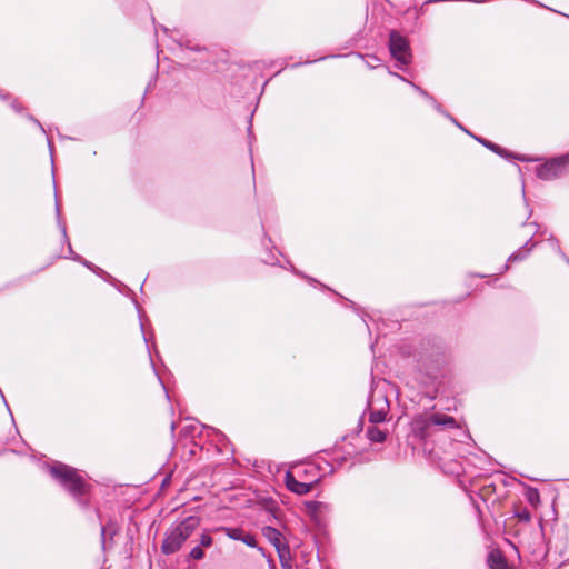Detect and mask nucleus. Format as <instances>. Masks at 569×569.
<instances>
[{"instance_id": "f257e3e1", "label": "nucleus", "mask_w": 569, "mask_h": 569, "mask_svg": "<svg viewBox=\"0 0 569 569\" xmlns=\"http://www.w3.org/2000/svg\"><path fill=\"white\" fill-rule=\"evenodd\" d=\"M410 427L412 435L423 442L431 440L442 432L459 428L453 417L442 412L417 415L412 418Z\"/></svg>"}, {"instance_id": "f03ea898", "label": "nucleus", "mask_w": 569, "mask_h": 569, "mask_svg": "<svg viewBox=\"0 0 569 569\" xmlns=\"http://www.w3.org/2000/svg\"><path fill=\"white\" fill-rule=\"evenodd\" d=\"M51 477L66 489L82 507L88 506L86 496L90 485L79 470L62 462H54L49 467Z\"/></svg>"}, {"instance_id": "7ed1b4c3", "label": "nucleus", "mask_w": 569, "mask_h": 569, "mask_svg": "<svg viewBox=\"0 0 569 569\" xmlns=\"http://www.w3.org/2000/svg\"><path fill=\"white\" fill-rule=\"evenodd\" d=\"M200 525V519L196 516H189L182 521L172 526L166 533L161 545V551L164 555H173L181 549L183 543L192 536Z\"/></svg>"}, {"instance_id": "20e7f679", "label": "nucleus", "mask_w": 569, "mask_h": 569, "mask_svg": "<svg viewBox=\"0 0 569 569\" xmlns=\"http://www.w3.org/2000/svg\"><path fill=\"white\" fill-rule=\"evenodd\" d=\"M441 356L438 352H421L417 357V379L420 383L429 386L437 379L441 369Z\"/></svg>"}, {"instance_id": "39448f33", "label": "nucleus", "mask_w": 569, "mask_h": 569, "mask_svg": "<svg viewBox=\"0 0 569 569\" xmlns=\"http://www.w3.org/2000/svg\"><path fill=\"white\" fill-rule=\"evenodd\" d=\"M389 411L390 403L386 393L378 389L372 390L367 403L369 422L378 425L387 421Z\"/></svg>"}, {"instance_id": "423d86ee", "label": "nucleus", "mask_w": 569, "mask_h": 569, "mask_svg": "<svg viewBox=\"0 0 569 569\" xmlns=\"http://www.w3.org/2000/svg\"><path fill=\"white\" fill-rule=\"evenodd\" d=\"M569 169V152L553 158L537 168V176L542 180H553Z\"/></svg>"}, {"instance_id": "0eeeda50", "label": "nucleus", "mask_w": 569, "mask_h": 569, "mask_svg": "<svg viewBox=\"0 0 569 569\" xmlns=\"http://www.w3.org/2000/svg\"><path fill=\"white\" fill-rule=\"evenodd\" d=\"M389 49L391 56L397 60L399 64L406 66L410 62L411 53L409 43L406 38L396 31L390 32Z\"/></svg>"}, {"instance_id": "6e6552de", "label": "nucleus", "mask_w": 569, "mask_h": 569, "mask_svg": "<svg viewBox=\"0 0 569 569\" xmlns=\"http://www.w3.org/2000/svg\"><path fill=\"white\" fill-rule=\"evenodd\" d=\"M316 481H310V482H302V481H299L293 472H290L288 471L286 473V486L287 488L291 491V492H295L297 495H307L308 492H310V490L312 489V486Z\"/></svg>"}, {"instance_id": "1a4fd4ad", "label": "nucleus", "mask_w": 569, "mask_h": 569, "mask_svg": "<svg viewBox=\"0 0 569 569\" xmlns=\"http://www.w3.org/2000/svg\"><path fill=\"white\" fill-rule=\"evenodd\" d=\"M263 535L277 549L279 559L283 560V552H287V545L282 541L281 532L273 527H266Z\"/></svg>"}, {"instance_id": "9d476101", "label": "nucleus", "mask_w": 569, "mask_h": 569, "mask_svg": "<svg viewBox=\"0 0 569 569\" xmlns=\"http://www.w3.org/2000/svg\"><path fill=\"white\" fill-rule=\"evenodd\" d=\"M388 433H389V431L387 429L380 428L373 423H370V426H368L367 431H366L367 438L371 442H377V443L383 442L386 440Z\"/></svg>"}, {"instance_id": "9b49d317", "label": "nucleus", "mask_w": 569, "mask_h": 569, "mask_svg": "<svg viewBox=\"0 0 569 569\" xmlns=\"http://www.w3.org/2000/svg\"><path fill=\"white\" fill-rule=\"evenodd\" d=\"M536 247V242L528 240L520 249L511 253L508 258V262H517L525 260L532 249Z\"/></svg>"}, {"instance_id": "f8f14e48", "label": "nucleus", "mask_w": 569, "mask_h": 569, "mask_svg": "<svg viewBox=\"0 0 569 569\" xmlns=\"http://www.w3.org/2000/svg\"><path fill=\"white\" fill-rule=\"evenodd\" d=\"M68 250H69V256H68V258H71V259H73V260H76V261L81 262L83 266H86L88 269L92 270L94 273H97V274H99V276L106 274V272H104L102 269H100V268H98V267L93 266L91 262H89V261L84 260L81 256L77 254V253L72 250V247H71L70 242H68Z\"/></svg>"}, {"instance_id": "ddd939ff", "label": "nucleus", "mask_w": 569, "mask_h": 569, "mask_svg": "<svg viewBox=\"0 0 569 569\" xmlns=\"http://www.w3.org/2000/svg\"><path fill=\"white\" fill-rule=\"evenodd\" d=\"M488 563L491 569H508L507 563L499 552H490Z\"/></svg>"}, {"instance_id": "4468645a", "label": "nucleus", "mask_w": 569, "mask_h": 569, "mask_svg": "<svg viewBox=\"0 0 569 569\" xmlns=\"http://www.w3.org/2000/svg\"><path fill=\"white\" fill-rule=\"evenodd\" d=\"M478 142H480L482 146H485L486 148L490 149L491 151L500 154L501 157H509L508 152L502 149L500 146L489 141V140H486L483 138H478V137H475L472 136Z\"/></svg>"}, {"instance_id": "2eb2a0df", "label": "nucleus", "mask_w": 569, "mask_h": 569, "mask_svg": "<svg viewBox=\"0 0 569 569\" xmlns=\"http://www.w3.org/2000/svg\"><path fill=\"white\" fill-rule=\"evenodd\" d=\"M222 530L224 531L226 536L232 540H242V537L244 535V532L239 529V528H229V527H224L222 528Z\"/></svg>"}, {"instance_id": "dca6fc26", "label": "nucleus", "mask_w": 569, "mask_h": 569, "mask_svg": "<svg viewBox=\"0 0 569 569\" xmlns=\"http://www.w3.org/2000/svg\"><path fill=\"white\" fill-rule=\"evenodd\" d=\"M392 76L397 77L398 79L409 83L420 96H422L423 98H426L427 100H429V98L431 97L426 90H423L422 88H420L419 86H417L416 83L407 80L405 77L398 74V73H391Z\"/></svg>"}, {"instance_id": "f3484780", "label": "nucleus", "mask_w": 569, "mask_h": 569, "mask_svg": "<svg viewBox=\"0 0 569 569\" xmlns=\"http://www.w3.org/2000/svg\"><path fill=\"white\" fill-rule=\"evenodd\" d=\"M189 559H193V560H201L204 558V551L202 550V547L201 546H196L193 547L190 552H189V556H188Z\"/></svg>"}, {"instance_id": "a211bd4d", "label": "nucleus", "mask_w": 569, "mask_h": 569, "mask_svg": "<svg viewBox=\"0 0 569 569\" xmlns=\"http://www.w3.org/2000/svg\"><path fill=\"white\" fill-rule=\"evenodd\" d=\"M428 101L432 104V107L436 109V111H438L439 113H441L442 116H445L448 119H452V116L450 113H448L446 110H443L441 104L438 103V101L432 96L429 98Z\"/></svg>"}, {"instance_id": "6ab92c4d", "label": "nucleus", "mask_w": 569, "mask_h": 569, "mask_svg": "<svg viewBox=\"0 0 569 569\" xmlns=\"http://www.w3.org/2000/svg\"><path fill=\"white\" fill-rule=\"evenodd\" d=\"M553 250L569 264V258L566 256V253L561 250L559 242L557 239L551 238L550 239Z\"/></svg>"}, {"instance_id": "aec40b11", "label": "nucleus", "mask_w": 569, "mask_h": 569, "mask_svg": "<svg viewBox=\"0 0 569 569\" xmlns=\"http://www.w3.org/2000/svg\"><path fill=\"white\" fill-rule=\"evenodd\" d=\"M212 543H213V539L209 533L204 532L201 535L199 546H201L202 548H208V547H211Z\"/></svg>"}, {"instance_id": "412c9836", "label": "nucleus", "mask_w": 569, "mask_h": 569, "mask_svg": "<svg viewBox=\"0 0 569 569\" xmlns=\"http://www.w3.org/2000/svg\"><path fill=\"white\" fill-rule=\"evenodd\" d=\"M56 214H57V219H58V224H59V228L62 232V236L63 238L67 239V227L66 224L61 221V216H60V208H59V204L58 202L56 203Z\"/></svg>"}, {"instance_id": "4be33fe9", "label": "nucleus", "mask_w": 569, "mask_h": 569, "mask_svg": "<svg viewBox=\"0 0 569 569\" xmlns=\"http://www.w3.org/2000/svg\"><path fill=\"white\" fill-rule=\"evenodd\" d=\"M241 541L243 543H246L248 547H251V548L257 547V539L251 533H244Z\"/></svg>"}, {"instance_id": "5701e85b", "label": "nucleus", "mask_w": 569, "mask_h": 569, "mask_svg": "<svg viewBox=\"0 0 569 569\" xmlns=\"http://www.w3.org/2000/svg\"><path fill=\"white\" fill-rule=\"evenodd\" d=\"M528 501L533 505L539 501V491L537 489L530 488L527 492Z\"/></svg>"}, {"instance_id": "b1692460", "label": "nucleus", "mask_w": 569, "mask_h": 569, "mask_svg": "<svg viewBox=\"0 0 569 569\" xmlns=\"http://www.w3.org/2000/svg\"><path fill=\"white\" fill-rule=\"evenodd\" d=\"M281 567L283 569H291V565L289 562V548L287 547V552H283V560L280 559Z\"/></svg>"}, {"instance_id": "393cba45", "label": "nucleus", "mask_w": 569, "mask_h": 569, "mask_svg": "<svg viewBox=\"0 0 569 569\" xmlns=\"http://www.w3.org/2000/svg\"><path fill=\"white\" fill-rule=\"evenodd\" d=\"M450 121H452L458 128H460L461 130H463L466 133H468L469 136H472L467 129H465L453 117L452 119H449Z\"/></svg>"}, {"instance_id": "a878e982", "label": "nucleus", "mask_w": 569, "mask_h": 569, "mask_svg": "<svg viewBox=\"0 0 569 569\" xmlns=\"http://www.w3.org/2000/svg\"><path fill=\"white\" fill-rule=\"evenodd\" d=\"M450 121H452L458 128H460L461 130H463L466 133H468L469 136H472L467 129H465L453 117L452 119H449Z\"/></svg>"}, {"instance_id": "bb28decb", "label": "nucleus", "mask_w": 569, "mask_h": 569, "mask_svg": "<svg viewBox=\"0 0 569 569\" xmlns=\"http://www.w3.org/2000/svg\"><path fill=\"white\" fill-rule=\"evenodd\" d=\"M521 521H530V515L528 511H525L523 515H519Z\"/></svg>"}, {"instance_id": "cd10ccee", "label": "nucleus", "mask_w": 569, "mask_h": 569, "mask_svg": "<svg viewBox=\"0 0 569 569\" xmlns=\"http://www.w3.org/2000/svg\"><path fill=\"white\" fill-rule=\"evenodd\" d=\"M29 119H30L31 121H33V122H34V123H36V124L41 129V131H43V132H44V128L42 127V124H41V123H40L36 118H33L32 116H30V117H29Z\"/></svg>"}, {"instance_id": "c85d7f7f", "label": "nucleus", "mask_w": 569, "mask_h": 569, "mask_svg": "<svg viewBox=\"0 0 569 569\" xmlns=\"http://www.w3.org/2000/svg\"><path fill=\"white\" fill-rule=\"evenodd\" d=\"M11 106H12V108H13L16 111H20V108H19V104H18V102H17V101H13Z\"/></svg>"}, {"instance_id": "c756f323", "label": "nucleus", "mask_w": 569, "mask_h": 569, "mask_svg": "<svg viewBox=\"0 0 569 569\" xmlns=\"http://www.w3.org/2000/svg\"><path fill=\"white\" fill-rule=\"evenodd\" d=\"M104 535H106V528L102 526L101 527V538H102V540L104 539Z\"/></svg>"}, {"instance_id": "7c9ffc66", "label": "nucleus", "mask_w": 569, "mask_h": 569, "mask_svg": "<svg viewBox=\"0 0 569 569\" xmlns=\"http://www.w3.org/2000/svg\"><path fill=\"white\" fill-rule=\"evenodd\" d=\"M508 268H509V267H508V264H505V267H503V271H507V270H508Z\"/></svg>"}, {"instance_id": "2f4dec72", "label": "nucleus", "mask_w": 569, "mask_h": 569, "mask_svg": "<svg viewBox=\"0 0 569 569\" xmlns=\"http://www.w3.org/2000/svg\"><path fill=\"white\" fill-rule=\"evenodd\" d=\"M308 280H309L310 282H316V280H315V279H312V278H308Z\"/></svg>"}, {"instance_id": "473e14b6", "label": "nucleus", "mask_w": 569, "mask_h": 569, "mask_svg": "<svg viewBox=\"0 0 569 569\" xmlns=\"http://www.w3.org/2000/svg\"><path fill=\"white\" fill-rule=\"evenodd\" d=\"M48 144H49V148H51V140L48 139Z\"/></svg>"}]
</instances>
